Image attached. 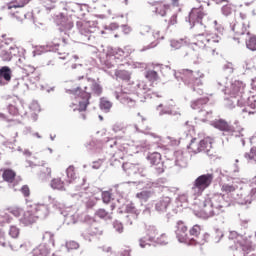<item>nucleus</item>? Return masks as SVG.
Returning <instances> with one entry per match:
<instances>
[{"label": "nucleus", "instance_id": "obj_1", "mask_svg": "<svg viewBox=\"0 0 256 256\" xmlns=\"http://www.w3.org/2000/svg\"><path fill=\"white\" fill-rule=\"evenodd\" d=\"M230 205L231 202L227 200V196L223 194H213L202 201L203 208L197 215L200 219H211V217H217V215L225 213V209Z\"/></svg>", "mask_w": 256, "mask_h": 256}, {"label": "nucleus", "instance_id": "obj_2", "mask_svg": "<svg viewBox=\"0 0 256 256\" xmlns=\"http://www.w3.org/2000/svg\"><path fill=\"white\" fill-rule=\"evenodd\" d=\"M174 76L177 81L183 82L186 87H189L192 89V91L197 92L198 95H203V89L199 87L203 85V81L201 79L205 77V74L201 73V71L183 69L176 72Z\"/></svg>", "mask_w": 256, "mask_h": 256}, {"label": "nucleus", "instance_id": "obj_3", "mask_svg": "<svg viewBox=\"0 0 256 256\" xmlns=\"http://www.w3.org/2000/svg\"><path fill=\"white\" fill-rule=\"evenodd\" d=\"M84 91L81 90V87H76L74 89H67L66 93L70 95H74L76 99V103L70 104L71 109L73 111H87V107L89 106V99H91V93L87 92V87H84Z\"/></svg>", "mask_w": 256, "mask_h": 256}, {"label": "nucleus", "instance_id": "obj_4", "mask_svg": "<svg viewBox=\"0 0 256 256\" xmlns=\"http://www.w3.org/2000/svg\"><path fill=\"white\" fill-rule=\"evenodd\" d=\"M226 103V107L228 109H235V105L237 107H244L242 109V113H248V115H255V111H251L250 109H255V98L254 97H244L240 98L231 97L228 98Z\"/></svg>", "mask_w": 256, "mask_h": 256}, {"label": "nucleus", "instance_id": "obj_5", "mask_svg": "<svg viewBox=\"0 0 256 256\" xmlns=\"http://www.w3.org/2000/svg\"><path fill=\"white\" fill-rule=\"evenodd\" d=\"M52 209L56 211V213H60L64 217V225L67 227L71 225H75L79 221V214L77 212L69 211L68 208L65 207V204L61 203L58 200L52 201Z\"/></svg>", "mask_w": 256, "mask_h": 256}, {"label": "nucleus", "instance_id": "obj_6", "mask_svg": "<svg viewBox=\"0 0 256 256\" xmlns=\"http://www.w3.org/2000/svg\"><path fill=\"white\" fill-rule=\"evenodd\" d=\"M211 183H213V174L207 173L198 176L191 187V195L201 197L203 191L208 189V187L211 186Z\"/></svg>", "mask_w": 256, "mask_h": 256}, {"label": "nucleus", "instance_id": "obj_7", "mask_svg": "<svg viewBox=\"0 0 256 256\" xmlns=\"http://www.w3.org/2000/svg\"><path fill=\"white\" fill-rule=\"evenodd\" d=\"M56 25L58 27V31L62 35V41L63 43L67 44V37H69L71 33V29H73L74 24L73 20L65 15L63 13H60L56 17Z\"/></svg>", "mask_w": 256, "mask_h": 256}, {"label": "nucleus", "instance_id": "obj_8", "mask_svg": "<svg viewBox=\"0 0 256 256\" xmlns=\"http://www.w3.org/2000/svg\"><path fill=\"white\" fill-rule=\"evenodd\" d=\"M76 27L81 35L82 41L88 42L93 41V39H95V36H93V33L97 31V25L95 24V22L77 21Z\"/></svg>", "mask_w": 256, "mask_h": 256}, {"label": "nucleus", "instance_id": "obj_9", "mask_svg": "<svg viewBox=\"0 0 256 256\" xmlns=\"http://www.w3.org/2000/svg\"><path fill=\"white\" fill-rule=\"evenodd\" d=\"M7 111L9 115L13 117H25L27 115V110H25V102L20 98H13L7 103Z\"/></svg>", "mask_w": 256, "mask_h": 256}, {"label": "nucleus", "instance_id": "obj_10", "mask_svg": "<svg viewBox=\"0 0 256 256\" xmlns=\"http://www.w3.org/2000/svg\"><path fill=\"white\" fill-rule=\"evenodd\" d=\"M111 165L123 168L124 171H127L128 175H140V177H145V168L141 166V164L122 163L117 160V158H114Z\"/></svg>", "mask_w": 256, "mask_h": 256}, {"label": "nucleus", "instance_id": "obj_11", "mask_svg": "<svg viewBox=\"0 0 256 256\" xmlns=\"http://www.w3.org/2000/svg\"><path fill=\"white\" fill-rule=\"evenodd\" d=\"M203 17H205V13L201 11L199 8H193L189 13L188 19L186 21L191 25V29L193 27H197L201 31H205V25H203Z\"/></svg>", "mask_w": 256, "mask_h": 256}, {"label": "nucleus", "instance_id": "obj_12", "mask_svg": "<svg viewBox=\"0 0 256 256\" xmlns=\"http://www.w3.org/2000/svg\"><path fill=\"white\" fill-rule=\"evenodd\" d=\"M175 235L179 243H185V245H193L194 238L189 237L187 233V226L185 222L178 221L176 224Z\"/></svg>", "mask_w": 256, "mask_h": 256}, {"label": "nucleus", "instance_id": "obj_13", "mask_svg": "<svg viewBox=\"0 0 256 256\" xmlns=\"http://www.w3.org/2000/svg\"><path fill=\"white\" fill-rule=\"evenodd\" d=\"M147 161L153 165L157 175H161L164 173V165L163 161H161V153L159 152H152L149 153L146 157Z\"/></svg>", "mask_w": 256, "mask_h": 256}, {"label": "nucleus", "instance_id": "obj_14", "mask_svg": "<svg viewBox=\"0 0 256 256\" xmlns=\"http://www.w3.org/2000/svg\"><path fill=\"white\" fill-rule=\"evenodd\" d=\"M21 55V48L17 46H10L9 48L3 49L0 52L2 61H15V58Z\"/></svg>", "mask_w": 256, "mask_h": 256}, {"label": "nucleus", "instance_id": "obj_15", "mask_svg": "<svg viewBox=\"0 0 256 256\" xmlns=\"http://www.w3.org/2000/svg\"><path fill=\"white\" fill-rule=\"evenodd\" d=\"M118 213L131 215L132 219H139V215H141V210L137 209L135 203L128 202L118 208Z\"/></svg>", "mask_w": 256, "mask_h": 256}, {"label": "nucleus", "instance_id": "obj_16", "mask_svg": "<svg viewBox=\"0 0 256 256\" xmlns=\"http://www.w3.org/2000/svg\"><path fill=\"white\" fill-rule=\"evenodd\" d=\"M230 97L241 99V97H247L245 95V84L239 80L234 81L229 90Z\"/></svg>", "mask_w": 256, "mask_h": 256}, {"label": "nucleus", "instance_id": "obj_17", "mask_svg": "<svg viewBox=\"0 0 256 256\" xmlns=\"http://www.w3.org/2000/svg\"><path fill=\"white\" fill-rule=\"evenodd\" d=\"M213 139L205 138L199 142V145L194 153H206L208 157H212L213 151Z\"/></svg>", "mask_w": 256, "mask_h": 256}, {"label": "nucleus", "instance_id": "obj_18", "mask_svg": "<svg viewBox=\"0 0 256 256\" xmlns=\"http://www.w3.org/2000/svg\"><path fill=\"white\" fill-rule=\"evenodd\" d=\"M13 79V70L9 66L0 67V87H5Z\"/></svg>", "mask_w": 256, "mask_h": 256}, {"label": "nucleus", "instance_id": "obj_19", "mask_svg": "<svg viewBox=\"0 0 256 256\" xmlns=\"http://www.w3.org/2000/svg\"><path fill=\"white\" fill-rule=\"evenodd\" d=\"M19 222L23 227H31L33 223H37V217L33 210L23 212L22 217L19 218Z\"/></svg>", "mask_w": 256, "mask_h": 256}, {"label": "nucleus", "instance_id": "obj_20", "mask_svg": "<svg viewBox=\"0 0 256 256\" xmlns=\"http://www.w3.org/2000/svg\"><path fill=\"white\" fill-rule=\"evenodd\" d=\"M33 213H34L36 219H41V220L47 219V217H49V213H50L49 205L41 204V203L35 204Z\"/></svg>", "mask_w": 256, "mask_h": 256}, {"label": "nucleus", "instance_id": "obj_21", "mask_svg": "<svg viewBox=\"0 0 256 256\" xmlns=\"http://www.w3.org/2000/svg\"><path fill=\"white\" fill-rule=\"evenodd\" d=\"M207 103H209V98H199L191 103V107L194 110L198 109L200 115H207V117H210L213 112L203 110V106L207 105Z\"/></svg>", "mask_w": 256, "mask_h": 256}, {"label": "nucleus", "instance_id": "obj_22", "mask_svg": "<svg viewBox=\"0 0 256 256\" xmlns=\"http://www.w3.org/2000/svg\"><path fill=\"white\" fill-rule=\"evenodd\" d=\"M211 125L215 129H218L219 131H223V133H228V135L233 133V130L235 129L233 126L229 125V123L223 119L215 120L211 122Z\"/></svg>", "mask_w": 256, "mask_h": 256}, {"label": "nucleus", "instance_id": "obj_23", "mask_svg": "<svg viewBox=\"0 0 256 256\" xmlns=\"http://www.w3.org/2000/svg\"><path fill=\"white\" fill-rule=\"evenodd\" d=\"M112 131L114 133H119L122 131V133H126L127 131H136L139 132V127L137 126V124H134L132 126H128L125 127V125H123V123L117 122L112 126Z\"/></svg>", "mask_w": 256, "mask_h": 256}, {"label": "nucleus", "instance_id": "obj_24", "mask_svg": "<svg viewBox=\"0 0 256 256\" xmlns=\"http://www.w3.org/2000/svg\"><path fill=\"white\" fill-rule=\"evenodd\" d=\"M171 205V198L170 197H162L159 199V201L155 204V210L158 213H165L167 211V208Z\"/></svg>", "mask_w": 256, "mask_h": 256}, {"label": "nucleus", "instance_id": "obj_25", "mask_svg": "<svg viewBox=\"0 0 256 256\" xmlns=\"http://www.w3.org/2000/svg\"><path fill=\"white\" fill-rule=\"evenodd\" d=\"M198 198H199V196H195V195L191 194V189H190L188 192L178 195V197L176 198V201L178 203H182V204L189 203L191 201H195L194 205H197Z\"/></svg>", "mask_w": 256, "mask_h": 256}, {"label": "nucleus", "instance_id": "obj_26", "mask_svg": "<svg viewBox=\"0 0 256 256\" xmlns=\"http://www.w3.org/2000/svg\"><path fill=\"white\" fill-rule=\"evenodd\" d=\"M51 248L47 244H40L32 250V256H49Z\"/></svg>", "mask_w": 256, "mask_h": 256}, {"label": "nucleus", "instance_id": "obj_27", "mask_svg": "<svg viewBox=\"0 0 256 256\" xmlns=\"http://www.w3.org/2000/svg\"><path fill=\"white\" fill-rule=\"evenodd\" d=\"M133 93L136 95H144L146 97L147 93H149V87L144 82H137L136 84H132Z\"/></svg>", "mask_w": 256, "mask_h": 256}, {"label": "nucleus", "instance_id": "obj_28", "mask_svg": "<svg viewBox=\"0 0 256 256\" xmlns=\"http://www.w3.org/2000/svg\"><path fill=\"white\" fill-rule=\"evenodd\" d=\"M67 185H71V183H75L77 181V173H75V166L70 165L66 169V178H64Z\"/></svg>", "mask_w": 256, "mask_h": 256}, {"label": "nucleus", "instance_id": "obj_29", "mask_svg": "<svg viewBox=\"0 0 256 256\" xmlns=\"http://www.w3.org/2000/svg\"><path fill=\"white\" fill-rule=\"evenodd\" d=\"M174 161L176 163V167H179V169L187 167V159L183 156L182 151L174 152Z\"/></svg>", "mask_w": 256, "mask_h": 256}, {"label": "nucleus", "instance_id": "obj_30", "mask_svg": "<svg viewBox=\"0 0 256 256\" xmlns=\"http://www.w3.org/2000/svg\"><path fill=\"white\" fill-rule=\"evenodd\" d=\"M59 0H40V3H42L43 8H42V13H51L53 9H55V3H57Z\"/></svg>", "mask_w": 256, "mask_h": 256}, {"label": "nucleus", "instance_id": "obj_31", "mask_svg": "<svg viewBox=\"0 0 256 256\" xmlns=\"http://www.w3.org/2000/svg\"><path fill=\"white\" fill-rule=\"evenodd\" d=\"M65 185L67 184V181L64 179L62 180L61 178H54L51 180L50 187L53 189H56L57 191H65Z\"/></svg>", "mask_w": 256, "mask_h": 256}, {"label": "nucleus", "instance_id": "obj_32", "mask_svg": "<svg viewBox=\"0 0 256 256\" xmlns=\"http://www.w3.org/2000/svg\"><path fill=\"white\" fill-rule=\"evenodd\" d=\"M158 233L159 232L157 231V227L155 226H148L146 228V237L150 243H155Z\"/></svg>", "mask_w": 256, "mask_h": 256}, {"label": "nucleus", "instance_id": "obj_33", "mask_svg": "<svg viewBox=\"0 0 256 256\" xmlns=\"http://www.w3.org/2000/svg\"><path fill=\"white\" fill-rule=\"evenodd\" d=\"M256 197V188H253L250 193L244 197V199H241L238 201L239 205H251L253 203V200Z\"/></svg>", "mask_w": 256, "mask_h": 256}, {"label": "nucleus", "instance_id": "obj_34", "mask_svg": "<svg viewBox=\"0 0 256 256\" xmlns=\"http://www.w3.org/2000/svg\"><path fill=\"white\" fill-rule=\"evenodd\" d=\"M90 81V89L96 97H100V95L103 93V86L99 84L95 80H89Z\"/></svg>", "mask_w": 256, "mask_h": 256}, {"label": "nucleus", "instance_id": "obj_35", "mask_svg": "<svg viewBox=\"0 0 256 256\" xmlns=\"http://www.w3.org/2000/svg\"><path fill=\"white\" fill-rule=\"evenodd\" d=\"M241 131H243V128H240L238 130H233V132H230L231 137H235L236 139V143H241L242 147H245V136L243 135V133H241Z\"/></svg>", "mask_w": 256, "mask_h": 256}, {"label": "nucleus", "instance_id": "obj_36", "mask_svg": "<svg viewBox=\"0 0 256 256\" xmlns=\"http://www.w3.org/2000/svg\"><path fill=\"white\" fill-rule=\"evenodd\" d=\"M156 109L159 111L160 117H162V115H181L179 112H173V110L168 106L163 107V104L158 105Z\"/></svg>", "mask_w": 256, "mask_h": 256}, {"label": "nucleus", "instance_id": "obj_37", "mask_svg": "<svg viewBox=\"0 0 256 256\" xmlns=\"http://www.w3.org/2000/svg\"><path fill=\"white\" fill-rule=\"evenodd\" d=\"M211 239V234L209 233H203L200 235L198 239L192 240V245H205V243H209V240Z\"/></svg>", "mask_w": 256, "mask_h": 256}, {"label": "nucleus", "instance_id": "obj_38", "mask_svg": "<svg viewBox=\"0 0 256 256\" xmlns=\"http://www.w3.org/2000/svg\"><path fill=\"white\" fill-rule=\"evenodd\" d=\"M196 37H198L197 41L194 43V45H196V47H199V49H205V47H207V36H205V33H200L198 35H196Z\"/></svg>", "mask_w": 256, "mask_h": 256}, {"label": "nucleus", "instance_id": "obj_39", "mask_svg": "<svg viewBox=\"0 0 256 256\" xmlns=\"http://www.w3.org/2000/svg\"><path fill=\"white\" fill-rule=\"evenodd\" d=\"M99 107L103 113H109V111H111V107H113V103L107 100V98H101Z\"/></svg>", "mask_w": 256, "mask_h": 256}, {"label": "nucleus", "instance_id": "obj_40", "mask_svg": "<svg viewBox=\"0 0 256 256\" xmlns=\"http://www.w3.org/2000/svg\"><path fill=\"white\" fill-rule=\"evenodd\" d=\"M116 79H121V81H131V72L127 70H116Z\"/></svg>", "mask_w": 256, "mask_h": 256}, {"label": "nucleus", "instance_id": "obj_41", "mask_svg": "<svg viewBox=\"0 0 256 256\" xmlns=\"http://www.w3.org/2000/svg\"><path fill=\"white\" fill-rule=\"evenodd\" d=\"M161 32L157 31L156 33L151 32V28L149 26L142 27L140 31V35H147V37H151V39H159V35Z\"/></svg>", "mask_w": 256, "mask_h": 256}, {"label": "nucleus", "instance_id": "obj_42", "mask_svg": "<svg viewBox=\"0 0 256 256\" xmlns=\"http://www.w3.org/2000/svg\"><path fill=\"white\" fill-rule=\"evenodd\" d=\"M246 35H248L249 39H246V47L250 51H256V36H250L251 32H247Z\"/></svg>", "mask_w": 256, "mask_h": 256}, {"label": "nucleus", "instance_id": "obj_43", "mask_svg": "<svg viewBox=\"0 0 256 256\" xmlns=\"http://www.w3.org/2000/svg\"><path fill=\"white\" fill-rule=\"evenodd\" d=\"M15 176L16 173L12 169H6L2 174V178L4 181H7V183H13V181H15Z\"/></svg>", "mask_w": 256, "mask_h": 256}, {"label": "nucleus", "instance_id": "obj_44", "mask_svg": "<svg viewBox=\"0 0 256 256\" xmlns=\"http://www.w3.org/2000/svg\"><path fill=\"white\" fill-rule=\"evenodd\" d=\"M201 231V225L195 224L190 228L188 237H195L194 239H198L199 237H201Z\"/></svg>", "mask_w": 256, "mask_h": 256}, {"label": "nucleus", "instance_id": "obj_45", "mask_svg": "<svg viewBox=\"0 0 256 256\" xmlns=\"http://www.w3.org/2000/svg\"><path fill=\"white\" fill-rule=\"evenodd\" d=\"M153 196V191L151 190H143L136 194V198L140 201L147 202Z\"/></svg>", "mask_w": 256, "mask_h": 256}, {"label": "nucleus", "instance_id": "obj_46", "mask_svg": "<svg viewBox=\"0 0 256 256\" xmlns=\"http://www.w3.org/2000/svg\"><path fill=\"white\" fill-rule=\"evenodd\" d=\"M230 27H231V31H233L235 35H243L245 31H247V28H245V24H242L241 26L240 24L234 23V24H230Z\"/></svg>", "mask_w": 256, "mask_h": 256}, {"label": "nucleus", "instance_id": "obj_47", "mask_svg": "<svg viewBox=\"0 0 256 256\" xmlns=\"http://www.w3.org/2000/svg\"><path fill=\"white\" fill-rule=\"evenodd\" d=\"M25 53V50L23 48L20 49V55L15 58V63L18 67V71L23 72V63H25V58L23 57V54Z\"/></svg>", "mask_w": 256, "mask_h": 256}, {"label": "nucleus", "instance_id": "obj_48", "mask_svg": "<svg viewBox=\"0 0 256 256\" xmlns=\"http://www.w3.org/2000/svg\"><path fill=\"white\" fill-rule=\"evenodd\" d=\"M185 45H187V41H185V39L170 41V46L174 50L181 49V47H185Z\"/></svg>", "mask_w": 256, "mask_h": 256}, {"label": "nucleus", "instance_id": "obj_49", "mask_svg": "<svg viewBox=\"0 0 256 256\" xmlns=\"http://www.w3.org/2000/svg\"><path fill=\"white\" fill-rule=\"evenodd\" d=\"M104 145L107 149H119L117 138H107Z\"/></svg>", "mask_w": 256, "mask_h": 256}, {"label": "nucleus", "instance_id": "obj_50", "mask_svg": "<svg viewBox=\"0 0 256 256\" xmlns=\"http://www.w3.org/2000/svg\"><path fill=\"white\" fill-rule=\"evenodd\" d=\"M29 3V0H15L8 8L9 9H23L25 5Z\"/></svg>", "mask_w": 256, "mask_h": 256}, {"label": "nucleus", "instance_id": "obj_51", "mask_svg": "<svg viewBox=\"0 0 256 256\" xmlns=\"http://www.w3.org/2000/svg\"><path fill=\"white\" fill-rule=\"evenodd\" d=\"M42 239H43L44 241H48V243H49L50 245H52V247H55V235H54L53 233H51V232H45V233L43 234Z\"/></svg>", "mask_w": 256, "mask_h": 256}, {"label": "nucleus", "instance_id": "obj_52", "mask_svg": "<svg viewBox=\"0 0 256 256\" xmlns=\"http://www.w3.org/2000/svg\"><path fill=\"white\" fill-rule=\"evenodd\" d=\"M145 77L146 79H148V81H151L152 83L157 81V79H159V75L157 74V71L155 70H149L145 73Z\"/></svg>", "mask_w": 256, "mask_h": 256}, {"label": "nucleus", "instance_id": "obj_53", "mask_svg": "<svg viewBox=\"0 0 256 256\" xmlns=\"http://www.w3.org/2000/svg\"><path fill=\"white\" fill-rule=\"evenodd\" d=\"M206 40L208 43H220L221 42V35L219 34H207Z\"/></svg>", "mask_w": 256, "mask_h": 256}, {"label": "nucleus", "instance_id": "obj_54", "mask_svg": "<svg viewBox=\"0 0 256 256\" xmlns=\"http://www.w3.org/2000/svg\"><path fill=\"white\" fill-rule=\"evenodd\" d=\"M103 203L109 204L110 201H113V193L111 191H102L101 193Z\"/></svg>", "mask_w": 256, "mask_h": 256}, {"label": "nucleus", "instance_id": "obj_55", "mask_svg": "<svg viewBox=\"0 0 256 256\" xmlns=\"http://www.w3.org/2000/svg\"><path fill=\"white\" fill-rule=\"evenodd\" d=\"M95 215L100 219H105V221L111 219V214H109V212H107L105 209H99L96 211Z\"/></svg>", "mask_w": 256, "mask_h": 256}, {"label": "nucleus", "instance_id": "obj_56", "mask_svg": "<svg viewBox=\"0 0 256 256\" xmlns=\"http://www.w3.org/2000/svg\"><path fill=\"white\" fill-rule=\"evenodd\" d=\"M154 13H156V15H160V17H165V15H167V5L155 7Z\"/></svg>", "mask_w": 256, "mask_h": 256}, {"label": "nucleus", "instance_id": "obj_57", "mask_svg": "<svg viewBox=\"0 0 256 256\" xmlns=\"http://www.w3.org/2000/svg\"><path fill=\"white\" fill-rule=\"evenodd\" d=\"M8 233L12 239H17V237H19V233H21V230L17 226L12 225L10 226Z\"/></svg>", "mask_w": 256, "mask_h": 256}, {"label": "nucleus", "instance_id": "obj_58", "mask_svg": "<svg viewBox=\"0 0 256 256\" xmlns=\"http://www.w3.org/2000/svg\"><path fill=\"white\" fill-rule=\"evenodd\" d=\"M221 12H222V15H224V17H229V15L233 13V6L231 4H226L222 6Z\"/></svg>", "mask_w": 256, "mask_h": 256}, {"label": "nucleus", "instance_id": "obj_59", "mask_svg": "<svg viewBox=\"0 0 256 256\" xmlns=\"http://www.w3.org/2000/svg\"><path fill=\"white\" fill-rule=\"evenodd\" d=\"M245 159H249V161H256V147L253 146L250 149V153L244 154Z\"/></svg>", "mask_w": 256, "mask_h": 256}, {"label": "nucleus", "instance_id": "obj_60", "mask_svg": "<svg viewBox=\"0 0 256 256\" xmlns=\"http://www.w3.org/2000/svg\"><path fill=\"white\" fill-rule=\"evenodd\" d=\"M47 51H49V49H47V46H38L32 52L33 57H37V55H43V53H47Z\"/></svg>", "mask_w": 256, "mask_h": 256}, {"label": "nucleus", "instance_id": "obj_61", "mask_svg": "<svg viewBox=\"0 0 256 256\" xmlns=\"http://www.w3.org/2000/svg\"><path fill=\"white\" fill-rule=\"evenodd\" d=\"M65 11H72L73 13H75L76 11H79V9H81V5L77 4V3H69L66 5V7H64Z\"/></svg>", "mask_w": 256, "mask_h": 256}, {"label": "nucleus", "instance_id": "obj_62", "mask_svg": "<svg viewBox=\"0 0 256 256\" xmlns=\"http://www.w3.org/2000/svg\"><path fill=\"white\" fill-rule=\"evenodd\" d=\"M113 229L114 231H116V233H119V234L123 233V230H124L123 223H121L119 220L114 221Z\"/></svg>", "mask_w": 256, "mask_h": 256}, {"label": "nucleus", "instance_id": "obj_63", "mask_svg": "<svg viewBox=\"0 0 256 256\" xmlns=\"http://www.w3.org/2000/svg\"><path fill=\"white\" fill-rule=\"evenodd\" d=\"M78 248H79V243L78 242L73 241V240L66 242V249L68 251H73V250L78 249Z\"/></svg>", "mask_w": 256, "mask_h": 256}, {"label": "nucleus", "instance_id": "obj_64", "mask_svg": "<svg viewBox=\"0 0 256 256\" xmlns=\"http://www.w3.org/2000/svg\"><path fill=\"white\" fill-rule=\"evenodd\" d=\"M13 217L8 213H4L0 215V223H12Z\"/></svg>", "mask_w": 256, "mask_h": 256}]
</instances>
